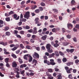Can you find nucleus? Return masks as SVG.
<instances>
[{"instance_id": "obj_1", "label": "nucleus", "mask_w": 79, "mask_h": 79, "mask_svg": "<svg viewBox=\"0 0 79 79\" xmlns=\"http://www.w3.org/2000/svg\"><path fill=\"white\" fill-rule=\"evenodd\" d=\"M24 17L25 18L28 19L29 17H30V12L29 11L26 12L24 16Z\"/></svg>"}, {"instance_id": "obj_2", "label": "nucleus", "mask_w": 79, "mask_h": 79, "mask_svg": "<svg viewBox=\"0 0 79 79\" xmlns=\"http://www.w3.org/2000/svg\"><path fill=\"white\" fill-rule=\"evenodd\" d=\"M12 66L13 68H16V67H17V66H18V64H17L16 62L14 61L12 62Z\"/></svg>"}, {"instance_id": "obj_3", "label": "nucleus", "mask_w": 79, "mask_h": 79, "mask_svg": "<svg viewBox=\"0 0 79 79\" xmlns=\"http://www.w3.org/2000/svg\"><path fill=\"white\" fill-rule=\"evenodd\" d=\"M33 57L34 58L36 57L37 58H39V55L37 53L35 52L34 54H33Z\"/></svg>"}, {"instance_id": "obj_4", "label": "nucleus", "mask_w": 79, "mask_h": 79, "mask_svg": "<svg viewBox=\"0 0 79 79\" xmlns=\"http://www.w3.org/2000/svg\"><path fill=\"white\" fill-rule=\"evenodd\" d=\"M51 45H53V46H54V47H55L56 48H57V47L59 45V44L56 43L55 44V43L53 41L51 42Z\"/></svg>"}, {"instance_id": "obj_5", "label": "nucleus", "mask_w": 79, "mask_h": 79, "mask_svg": "<svg viewBox=\"0 0 79 79\" xmlns=\"http://www.w3.org/2000/svg\"><path fill=\"white\" fill-rule=\"evenodd\" d=\"M73 26L71 23L67 24V27L69 29H71L73 28Z\"/></svg>"}, {"instance_id": "obj_6", "label": "nucleus", "mask_w": 79, "mask_h": 79, "mask_svg": "<svg viewBox=\"0 0 79 79\" xmlns=\"http://www.w3.org/2000/svg\"><path fill=\"white\" fill-rule=\"evenodd\" d=\"M66 51L68 53H72L74 51V49H67L66 50Z\"/></svg>"}, {"instance_id": "obj_7", "label": "nucleus", "mask_w": 79, "mask_h": 79, "mask_svg": "<svg viewBox=\"0 0 79 79\" xmlns=\"http://www.w3.org/2000/svg\"><path fill=\"white\" fill-rule=\"evenodd\" d=\"M13 17L14 19H15L16 20H18V19H19V16L18 17V15L16 14H14L13 15Z\"/></svg>"}, {"instance_id": "obj_8", "label": "nucleus", "mask_w": 79, "mask_h": 79, "mask_svg": "<svg viewBox=\"0 0 79 79\" xmlns=\"http://www.w3.org/2000/svg\"><path fill=\"white\" fill-rule=\"evenodd\" d=\"M33 64V66H36L37 65V61L35 59L33 60L32 61V64Z\"/></svg>"}, {"instance_id": "obj_9", "label": "nucleus", "mask_w": 79, "mask_h": 79, "mask_svg": "<svg viewBox=\"0 0 79 79\" xmlns=\"http://www.w3.org/2000/svg\"><path fill=\"white\" fill-rule=\"evenodd\" d=\"M0 44L1 45H2L3 46H6L8 44V43L7 42L4 43L3 41H1L0 42Z\"/></svg>"}, {"instance_id": "obj_10", "label": "nucleus", "mask_w": 79, "mask_h": 79, "mask_svg": "<svg viewBox=\"0 0 79 79\" xmlns=\"http://www.w3.org/2000/svg\"><path fill=\"white\" fill-rule=\"evenodd\" d=\"M52 47V45L50 44H47L46 48L47 49V50H49V49H50V48Z\"/></svg>"}, {"instance_id": "obj_11", "label": "nucleus", "mask_w": 79, "mask_h": 79, "mask_svg": "<svg viewBox=\"0 0 79 79\" xmlns=\"http://www.w3.org/2000/svg\"><path fill=\"white\" fill-rule=\"evenodd\" d=\"M27 67V64H22L20 66V68H26Z\"/></svg>"}, {"instance_id": "obj_12", "label": "nucleus", "mask_w": 79, "mask_h": 79, "mask_svg": "<svg viewBox=\"0 0 79 79\" xmlns=\"http://www.w3.org/2000/svg\"><path fill=\"white\" fill-rule=\"evenodd\" d=\"M44 63L47 64L48 65H50V61H48L47 60H44Z\"/></svg>"}, {"instance_id": "obj_13", "label": "nucleus", "mask_w": 79, "mask_h": 79, "mask_svg": "<svg viewBox=\"0 0 79 79\" xmlns=\"http://www.w3.org/2000/svg\"><path fill=\"white\" fill-rule=\"evenodd\" d=\"M75 3H76V1L74 0H72L71 1V5L72 6H73V5H75Z\"/></svg>"}, {"instance_id": "obj_14", "label": "nucleus", "mask_w": 79, "mask_h": 79, "mask_svg": "<svg viewBox=\"0 0 79 79\" xmlns=\"http://www.w3.org/2000/svg\"><path fill=\"white\" fill-rule=\"evenodd\" d=\"M29 62H31L32 61V56L31 55H29Z\"/></svg>"}, {"instance_id": "obj_15", "label": "nucleus", "mask_w": 79, "mask_h": 79, "mask_svg": "<svg viewBox=\"0 0 79 79\" xmlns=\"http://www.w3.org/2000/svg\"><path fill=\"white\" fill-rule=\"evenodd\" d=\"M72 70H73V69L71 68L66 70V71L67 73H71V71H72Z\"/></svg>"}, {"instance_id": "obj_16", "label": "nucleus", "mask_w": 79, "mask_h": 79, "mask_svg": "<svg viewBox=\"0 0 79 79\" xmlns=\"http://www.w3.org/2000/svg\"><path fill=\"white\" fill-rule=\"evenodd\" d=\"M35 24H37V26H41L42 25V23H40V22H36V23Z\"/></svg>"}, {"instance_id": "obj_17", "label": "nucleus", "mask_w": 79, "mask_h": 79, "mask_svg": "<svg viewBox=\"0 0 79 79\" xmlns=\"http://www.w3.org/2000/svg\"><path fill=\"white\" fill-rule=\"evenodd\" d=\"M9 29H10V27L8 26H6L5 27L4 30L5 31H7Z\"/></svg>"}, {"instance_id": "obj_18", "label": "nucleus", "mask_w": 79, "mask_h": 79, "mask_svg": "<svg viewBox=\"0 0 79 79\" xmlns=\"http://www.w3.org/2000/svg\"><path fill=\"white\" fill-rule=\"evenodd\" d=\"M17 74L16 75V77L17 78H19V72H16Z\"/></svg>"}, {"instance_id": "obj_19", "label": "nucleus", "mask_w": 79, "mask_h": 79, "mask_svg": "<svg viewBox=\"0 0 79 79\" xmlns=\"http://www.w3.org/2000/svg\"><path fill=\"white\" fill-rule=\"evenodd\" d=\"M63 45H64V46H66L68 45L69 44V43H67L66 42H64L62 43Z\"/></svg>"}, {"instance_id": "obj_20", "label": "nucleus", "mask_w": 79, "mask_h": 79, "mask_svg": "<svg viewBox=\"0 0 79 79\" xmlns=\"http://www.w3.org/2000/svg\"><path fill=\"white\" fill-rule=\"evenodd\" d=\"M11 56H12V57H13V58H17V56H16V55H15V54H14L13 53H12L11 54Z\"/></svg>"}, {"instance_id": "obj_21", "label": "nucleus", "mask_w": 79, "mask_h": 79, "mask_svg": "<svg viewBox=\"0 0 79 79\" xmlns=\"http://www.w3.org/2000/svg\"><path fill=\"white\" fill-rule=\"evenodd\" d=\"M18 48V46H15V47L14 48H12V49H11V50L12 51H15Z\"/></svg>"}, {"instance_id": "obj_22", "label": "nucleus", "mask_w": 79, "mask_h": 79, "mask_svg": "<svg viewBox=\"0 0 79 79\" xmlns=\"http://www.w3.org/2000/svg\"><path fill=\"white\" fill-rule=\"evenodd\" d=\"M6 35L7 36H9V35H11V33L9 31H6Z\"/></svg>"}, {"instance_id": "obj_23", "label": "nucleus", "mask_w": 79, "mask_h": 79, "mask_svg": "<svg viewBox=\"0 0 79 79\" xmlns=\"http://www.w3.org/2000/svg\"><path fill=\"white\" fill-rule=\"evenodd\" d=\"M55 53H53L52 54H50L49 56V58H52V57H53L54 56H55Z\"/></svg>"}, {"instance_id": "obj_24", "label": "nucleus", "mask_w": 79, "mask_h": 79, "mask_svg": "<svg viewBox=\"0 0 79 79\" xmlns=\"http://www.w3.org/2000/svg\"><path fill=\"white\" fill-rule=\"evenodd\" d=\"M19 61L20 64H22L23 63V60L20 58H19Z\"/></svg>"}, {"instance_id": "obj_25", "label": "nucleus", "mask_w": 79, "mask_h": 79, "mask_svg": "<svg viewBox=\"0 0 79 79\" xmlns=\"http://www.w3.org/2000/svg\"><path fill=\"white\" fill-rule=\"evenodd\" d=\"M48 53H51L53 52V50L52 49H48Z\"/></svg>"}, {"instance_id": "obj_26", "label": "nucleus", "mask_w": 79, "mask_h": 79, "mask_svg": "<svg viewBox=\"0 0 79 79\" xmlns=\"http://www.w3.org/2000/svg\"><path fill=\"white\" fill-rule=\"evenodd\" d=\"M55 55L56 56H59L60 55L59 54V53H58V52L56 51L55 52Z\"/></svg>"}, {"instance_id": "obj_27", "label": "nucleus", "mask_w": 79, "mask_h": 79, "mask_svg": "<svg viewBox=\"0 0 79 79\" xmlns=\"http://www.w3.org/2000/svg\"><path fill=\"white\" fill-rule=\"evenodd\" d=\"M42 39L43 40H45L47 38V36H44L42 37Z\"/></svg>"}, {"instance_id": "obj_28", "label": "nucleus", "mask_w": 79, "mask_h": 79, "mask_svg": "<svg viewBox=\"0 0 79 79\" xmlns=\"http://www.w3.org/2000/svg\"><path fill=\"white\" fill-rule=\"evenodd\" d=\"M62 61L64 63H65L67 61V59L66 58H64L62 59Z\"/></svg>"}, {"instance_id": "obj_29", "label": "nucleus", "mask_w": 79, "mask_h": 79, "mask_svg": "<svg viewBox=\"0 0 79 79\" xmlns=\"http://www.w3.org/2000/svg\"><path fill=\"white\" fill-rule=\"evenodd\" d=\"M37 7V5H35L34 6L31 7V10H34L35 9V8H36Z\"/></svg>"}, {"instance_id": "obj_30", "label": "nucleus", "mask_w": 79, "mask_h": 79, "mask_svg": "<svg viewBox=\"0 0 79 79\" xmlns=\"http://www.w3.org/2000/svg\"><path fill=\"white\" fill-rule=\"evenodd\" d=\"M35 13H39L40 12V10L39 9H36L35 11Z\"/></svg>"}, {"instance_id": "obj_31", "label": "nucleus", "mask_w": 79, "mask_h": 79, "mask_svg": "<svg viewBox=\"0 0 79 79\" xmlns=\"http://www.w3.org/2000/svg\"><path fill=\"white\" fill-rule=\"evenodd\" d=\"M6 21H7L8 22H9V21H10V17H7L6 18Z\"/></svg>"}, {"instance_id": "obj_32", "label": "nucleus", "mask_w": 79, "mask_h": 79, "mask_svg": "<svg viewBox=\"0 0 79 79\" xmlns=\"http://www.w3.org/2000/svg\"><path fill=\"white\" fill-rule=\"evenodd\" d=\"M56 64V63L54 62H50V65H54Z\"/></svg>"}, {"instance_id": "obj_33", "label": "nucleus", "mask_w": 79, "mask_h": 79, "mask_svg": "<svg viewBox=\"0 0 79 79\" xmlns=\"http://www.w3.org/2000/svg\"><path fill=\"white\" fill-rule=\"evenodd\" d=\"M40 5L41 6H45V4L43 2H41Z\"/></svg>"}, {"instance_id": "obj_34", "label": "nucleus", "mask_w": 79, "mask_h": 79, "mask_svg": "<svg viewBox=\"0 0 79 79\" xmlns=\"http://www.w3.org/2000/svg\"><path fill=\"white\" fill-rule=\"evenodd\" d=\"M27 32H29L30 33H32L33 32V30L32 29H31L27 31Z\"/></svg>"}, {"instance_id": "obj_35", "label": "nucleus", "mask_w": 79, "mask_h": 79, "mask_svg": "<svg viewBox=\"0 0 79 79\" xmlns=\"http://www.w3.org/2000/svg\"><path fill=\"white\" fill-rule=\"evenodd\" d=\"M15 35L16 36L17 38H19V39H21V38H22L21 36L18 34Z\"/></svg>"}, {"instance_id": "obj_36", "label": "nucleus", "mask_w": 79, "mask_h": 79, "mask_svg": "<svg viewBox=\"0 0 79 79\" xmlns=\"http://www.w3.org/2000/svg\"><path fill=\"white\" fill-rule=\"evenodd\" d=\"M39 18H37L36 19H35V23L36 22H39Z\"/></svg>"}, {"instance_id": "obj_37", "label": "nucleus", "mask_w": 79, "mask_h": 79, "mask_svg": "<svg viewBox=\"0 0 79 79\" xmlns=\"http://www.w3.org/2000/svg\"><path fill=\"white\" fill-rule=\"evenodd\" d=\"M6 67H7V68H9V67H10V64L8 63H6Z\"/></svg>"}, {"instance_id": "obj_38", "label": "nucleus", "mask_w": 79, "mask_h": 79, "mask_svg": "<svg viewBox=\"0 0 79 79\" xmlns=\"http://www.w3.org/2000/svg\"><path fill=\"white\" fill-rule=\"evenodd\" d=\"M9 61V58H6L5 59V62H6V63H8V61Z\"/></svg>"}, {"instance_id": "obj_39", "label": "nucleus", "mask_w": 79, "mask_h": 79, "mask_svg": "<svg viewBox=\"0 0 79 79\" xmlns=\"http://www.w3.org/2000/svg\"><path fill=\"white\" fill-rule=\"evenodd\" d=\"M20 47L22 49H23L24 48V46H23V44H20Z\"/></svg>"}, {"instance_id": "obj_40", "label": "nucleus", "mask_w": 79, "mask_h": 79, "mask_svg": "<svg viewBox=\"0 0 79 79\" xmlns=\"http://www.w3.org/2000/svg\"><path fill=\"white\" fill-rule=\"evenodd\" d=\"M22 35H24V31H21L19 32Z\"/></svg>"}, {"instance_id": "obj_41", "label": "nucleus", "mask_w": 79, "mask_h": 79, "mask_svg": "<svg viewBox=\"0 0 79 79\" xmlns=\"http://www.w3.org/2000/svg\"><path fill=\"white\" fill-rule=\"evenodd\" d=\"M56 28H53L52 29V31L53 32H56Z\"/></svg>"}, {"instance_id": "obj_42", "label": "nucleus", "mask_w": 79, "mask_h": 79, "mask_svg": "<svg viewBox=\"0 0 79 79\" xmlns=\"http://www.w3.org/2000/svg\"><path fill=\"white\" fill-rule=\"evenodd\" d=\"M57 78L58 79H62V76L61 75H58L57 76Z\"/></svg>"}, {"instance_id": "obj_43", "label": "nucleus", "mask_w": 79, "mask_h": 79, "mask_svg": "<svg viewBox=\"0 0 79 79\" xmlns=\"http://www.w3.org/2000/svg\"><path fill=\"white\" fill-rule=\"evenodd\" d=\"M48 71L50 73H52L53 70L51 69H48Z\"/></svg>"}, {"instance_id": "obj_44", "label": "nucleus", "mask_w": 79, "mask_h": 79, "mask_svg": "<svg viewBox=\"0 0 79 79\" xmlns=\"http://www.w3.org/2000/svg\"><path fill=\"white\" fill-rule=\"evenodd\" d=\"M62 31L63 33H64L66 32V29L64 28H62Z\"/></svg>"}, {"instance_id": "obj_45", "label": "nucleus", "mask_w": 79, "mask_h": 79, "mask_svg": "<svg viewBox=\"0 0 79 79\" xmlns=\"http://www.w3.org/2000/svg\"><path fill=\"white\" fill-rule=\"evenodd\" d=\"M26 48H27V49H31V46L29 45H27L26 46Z\"/></svg>"}, {"instance_id": "obj_46", "label": "nucleus", "mask_w": 79, "mask_h": 79, "mask_svg": "<svg viewBox=\"0 0 79 79\" xmlns=\"http://www.w3.org/2000/svg\"><path fill=\"white\" fill-rule=\"evenodd\" d=\"M59 54H60V55L61 56H63V55H64V53H63L61 51L59 52Z\"/></svg>"}, {"instance_id": "obj_47", "label": "nucleus", "mask_w": 79, "mask_h": 79, "mask_svg": "<svg viewBox=\"0 0 79 79\" xmlns=\"http://www.w3.org/2000/svg\"><path fill=\"white\" fill-rule=\"evenodd\" d=\"M25 28L26 29H30V27L28 25H26L25 27Z\"/></svg>"}, {"instance_id": "obj_48", "label": "nucleus", "mask_w": 79, "mask_h": 79, "mask_svg": "<svg viewBox=\"0 0 79 79\" xmlns=\"http://www.w3.org/2000/svg\"><path fill=\"white\" fill-rule=\"evenodd\" d=\"M26 56H28V55H25L24 57V60H27V57H26Z\"/></svg>"}, {"instance_id": "obj_49", "label": "nucleus", "mask_w": 79, "mask_h": 79, "mask_svg": "<svg viewBox=\"0 0 79 79\" xmlns=\"http://www.w3.org/2000/svg\"><path fill=\"white\" fill-rule=\"evenodd\" d=\"M14 70L15 71H17V72H18V71H19V68H16Z\"/></svg>"}, {"instance_id": "obj_50", "label": "nucleus", "mask_w": 79, "mask_h": 79, "mask_svg": "<svg viewBox=\"0 0 79 79\" xmlns=\"http://www.w3.org/2000/svg\"><path fill=\"white\" fill-rule=\"evenodd\" d=\"M66 37L68 39H71V36L69 35H68L66 36Z\"/></svg>"}, {"instance_id": "obj_51", "label": "nucleus", "mask_w": 79, "mask_h": 79, "mask_svg": "<svg viewBox=\"0 0 79 79\" xmlns=\"http://www.w3.org/2000/svg\"><path fill=\"white\" fill-rule=\"evenodd\" d=\"M36 37V35H33L31 36V38H32V39H35Z\"/></svg>"}, {"instance_id": "obj_52", "label": "nucleus", "mask_w": 79, "mask_h": 79, "mask_svg": "<svg viewBox=\"0 0 79 79\" xmlns=\"http://www.w3.org/2000/svg\"><path fill=\"white\" fill-rule=\"evenodd\" d=\"M14 13V12L13 11H11L9 13V15H12V14H13Z\"/></svg>"}, {"instance_id": "obj_53", "label": "nucleus", "mask_w": 79, "mask_h": 79, "mask_svg": "<svg viewBox=\"0 0 79 79\" xmlns=\"http://www.w3.org/2000/svg\"><path fill=\"white\" fill-rule=\"evenodd\" d=\"M3 24V21L0 20V24H1V25H2Z\"/></svg>"}, {"instance_id": "obj_54", "label": "nucleus", "mask_w": 79, "mask_h": 79, "mask_svg": "<svg viewBox=\"0 0 79 79\" xmlns=\"http://www.w3.org/2000/svg\"><path fill=\"white\" fill-rule=\"evenodd\" d=\"M52 10L54 11L55 13H57V12L58 11V10L56 9H53Z\"/></svg>"}, {"instance_id": "obj_55", "label": "nucleus", "mask_w": 79, "mask_h": 79, "mask_svg": "<svg viewBox=\"0 0 79 79\" xmlns=\"http://www.w3.org/2000/svg\"><path fill=\"white\" fill-rule=\"evenodd\" d=\"M25 3V1L24 0L23 1L20 3L21 5H23Z\"/></svg>"}, {"instance_id": "obj_56", "label": "nucleus", "mask_w": 79, "mask_h": 79, "mask_svg": "<svg viewBox=\"0 0 79 79\" xmlns=\"http://www.w3.org/2000/svg\"><path fill=\"white\" fill-rule=\"evenodd\" d=\"M75 27L77 29H79V24H76L75 26Z\"/></svg>"}, {"instance_id": "obj_57", "label": "nucleus", "mask_w": 79, "mask_h": 79, "mask_svg": "<svg viewBox=\"0 0 79 79\" xmlns=\"http://www.w3.org/2000/svg\"><path fill=\"white\" fill-rule=\"evenodd\" d=\"M31 36V34H27V37L29 38Z\"/></svg>"}, {"instance_id": "obj_58", "label": "nucleus", "mask_w": 79, "mask_h": 79, "mask_svg": "<svg viewBox=\"0 0 79 79\" xmlns=\"http://www.w3.org/2000/svg\"><path fill=\"white\" fill-rule=\"evenodd\" d=\"M10 47L11 48L12 47H15V45L14 44H10Z\"/></svg>"}, {"instance_id": "obj_59", "label": "nucleus", "mask_w": 79, "mask_h": 79, "mask_svg": "<svg viewBox=\"0 0 79 79\" xmlns=\"http://www.w3.org/2000/svg\"><path fill=\"white\" fill-rule=\"evenodd\" d=\"M43 58L44 60H47V59H48V58L46 56H44Z\"/></svg>"}, {"instance_id": "obj_60", "label": "nucleus", "mask_w": 79, "mask_h": 79, "mask_svg": "<svg viewBox=\"0 0 79 79\" xmlns=\"http://www.w3.org/2000/svg\"><path fill=\"white\" fill-rule=\"evenodd\" d=\"M39 9L40 10V11H43V10H44V9H43V8L42 7H39Z\"/></svg>"}, {"instance_id": "obj_61", "label": "nucleus", "mask_w": 79, "mask_h": 79, "mask_svg": "<svg viewBox=\"0 0 79 79\" xmlns=\"http://www.w3.org/2000/svg\"><path fill=\"white\" fill-rule=\"evenodd\" d=\"M58 60V63H61V60L60 59H57Z\"/></svg>"}, {"instance_id": "obj_62", "label": "nucleus", "mask_w": 79, "mask_h": 79, "mask_svg": "<svg viewBox=\"0 0 79 79\" xmlns=\"http://www.w3.org/2000/svg\"><path fill=\"white\" fill-rule=\"evenodd\" d=\"M37 31H33V33L35 34H37Z\"/></svg>"}, {"instance_id": "obj_63", "label": "nucleus", "mask_w": 79, "mask_h": 79, "mask_svg": "<svg viewBox=\"0 0 79 79\" xmlns=\"http://www.w3.org/2000/svg\"><path fill=\"white\" fill-rule=\"evenodd\" d=\"M73 41H74V42H77V39L75 37L73 38Z\"/></svg>"}, {"instance_id": "obj_64", "label": "nucleus", "mask_w": 79, "mask_h": 79, "mask_svg": "<svg viewBox=\"0 0 79 79\" xmlns=\"http://www.w3.org/2000/svg\"><path fill=\"white\" fill-rule=\"evenodd\" d=\"M36 50H37L38 51H40V47H37L36 48Z\"/></svg>"}]
</instances>
